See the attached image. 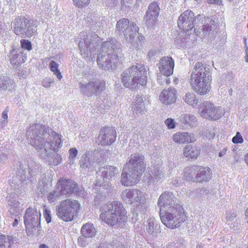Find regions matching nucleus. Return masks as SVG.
<instances>
[{
    "mask_svg": "<svg viewBox=\"0 0 248 248\" xmlns=\"http://www.w3.org/2000/svg\"><path fill=\"white\" fill-rule=\"evenodd\" d=\"M27 136L31 145L38 150L39 156L45 162L51 166L61 163V155L52 152L61 148V135L41 124H36L29 127Z\"/></svg>",
    "mask_w": 248,
    "mask_h": 248,
    "instance_id": "nucleus-1",
    "label": "nucleus"
},
{
    "mask_svg": "<svg viewBox=\"0 0 248 248\" xmlns=\"http://www.w3.org/2000/svg\"><path fill=\"white\" fill-rule=\"evenodd\" d=\"M211 76L201 62H197L190 78V83L193 90L200 95H205L211 90Z\"/></svg>",
    "mask_w": 248,
    "mask_h": 248,
    "instance_id": "nucleus-2",
    "label": "nucleus"
},
{
    "mask_svg": "<svg viewBox=\"0 0 248 248\" xmlns=\"http://www.w3.org/2000/svg\"><path fill=\"white\" fill-rule=\"evenodd\" d=\"M116 40L111 39L106 41L101 45V52L97 57L98 67L104 70L109 71L115 69L119 62V58L117 54Z\"/></svg>",
    "mask_w": 248,
    "mask_h": 248,
    "instance_id": "nucleus-3",
    "label": "nucleus"
},
{
    "mask_svg": "<svg viewBox=\"0 0 248 248\" xmlns=\"http://www.w3.org/2000/svg\"><path fill=\"white\" fill-rule=\"evenodd\" d=\"M123 85L129 89H135L140 85L146 84L147 81V70L141 63H136L125 69L121 75Z\"/></svg>",
    "mask_w": 248,
    "mask_h": 248,
    "instance_id": "nucleus-4",
    "label": "nucleus"
},
{
    "mask_svg": "<svg viewBox=\"0 0 248 248\" xmlns=\"http://www.w3.org/2000/svg\"><path fill=\"white\" fill-rule=\"evenodd\" d=\"M100 211L101 220L111 226L123 222L126 219V211L122 203L118 201L104 204L100 207Z\"/></svg>",
    "mask_w": 248,
    "mask_h": 248,
    "instance_id": "nucleus-5",
    "label": "nucleus"
},
{
    "mask_svg": "<svg viewBox=\"0 0 248 248\" xmlns=\"http://www.w3.org/2000/svg\"><path fill=\"white\" fill-rule=\"evenodd\" d=\"M78 46L80 54L85 59L92 60L95 54V50L99 47L100 38L95 33L81 32Z\"/></svg>",
    "mask_w": 248,
    "mask_h": 248,
    "instance_id": "nucleus-6",
    "label": "nucleus"
},
{
    "mask_svg": "<svg viewBox=\"0 0 248 248\" xmlns=\"http://www.w3.org/2000/svg\"><path fill=\"white\" fill-rule=\"evenodd\" d=\"M160 217L162 223L171 229L178 227L185 220L183 208L180 205H174L164 211H160Z\"/></svg>",
    "mask_w": 248,
    "mask_h": 248,
    "instance_id": "nucleus-7",
    "label": "nucleus"
},
{
    "mask_svg": "<svg viewBox=\"0 0 248 248\" xmlns=\"http://www.w3.org/2000/svg\"><path fill=\"white\" fill-rule=\"evenodd\" d=\"M80 209L79 202L75 200L66 199L62 201L56 207L58 217L66 222L71 221Z\"/></svg>",
    "mask_w": 248,
    "mask_h": 248,
    "instance_id": "nucleus-8",
    "label": "nucleus"
},
{
    "mask_svg": "<svg viewBox=\"0 0 248 248\" xmlns=\"http://www.w3.org/2000/svg\"><path fill=\"white\" fill-rule=\"evenodd\" d=\"M11 28L16 35L22 38L29 37L37 30L36 21L29 20L24 16H19L12 21Z\"/></svg>",
    "mask_w": 248,
    "mask_h": 248,
    "instance_id": "nucleus-9",
    "label": "nucleus"
},
{
    "mask_svg": "<svg viewBox=\"0 0 248 248\" xmlns=\"http://www.w3.org/2000/svg\"><path fill=\"white\" fill-rule=\"evenodd\" d=\"M197 113L203 119L216 121L224 114L225 110L221 106H217L210 101H204L198 106Z\"/></svg>",
    "mask_w": 248,
    "mask_h": 248,
    "instance_id": "nucleus-10",
    "label": "nucleus"
},
{
    "mask_svg": "<svg viewBox=\"0 0 248 248\" xmlns=\"http://www.w3.org/2000/svg\"><path fill=\"white\" fill-rule=\"evenodd\" d=\"M202 19V16L198 15L194 17L193 13L191 11L186 10L179 16L178 26L186 33L193 29L194 25L199 23ZM186 34L189 35V33Z\"/></svg>",
    "mask_w": 248,
    "mask_h": 248,
    "instance_id": "nucleus-11",
    "label": "nucleus"
},
{
    "mask_svg": "<svg viewBox=\"0 0 248 248\" xmlns=\"http://www.w3.org/2000/svg\"><path fill=\"white\" fill-rule=\"evenodd\" d=\"M119 172V169L112 166H106L99 169L101 179H97L94 185L97 186H102L103 188L108 189L111 187L109 180Z\"/></svg>",
    "mask_w": 248,
    "mask_h": 248,
    "instance_id": "nucleus-12",
    "label": "nucleus"
},
{
    "mask_svg": "<svg viewBox=\"0 0 248 248\" xmlns=\"http://www.w3.org/2000/svg\"><path fill=\"white\" fill-rule=\"evenodd\" d=\"M146 199L144 193L137 189H133V192L129 204H132L137 214L146 213L148 207Z\"/></svg>",
    "mask_w": 248,
    "mask_h": 248,
    "instance_id": "nucleus-13",
    "label": "nucleus"
},
{
    "mask_svg": "<svg viewBox=\"0 0 248 248\" xmlns=\"http://www.w3.org/2000/svg\"><path fill=\"white\" fill-rule=\"evenodd\" d=\"M144 156L139 153H135L131 155L129 161L124 167L128 168L140 176L144 172L145 169L146 165L144 162Z\"/></svg>",
    "mask_w": 248,
    "mask_h": 248,
    "instance_id": "nucleus-14",
    "label": "nucleus"
},
{
    "mask_svg": "<svg viewBox=\"0 0 248 248\" xmlns=\"http://www.w3.org/2000/svg\"><path fill=\"white\" fill-rule=\"evenodd\" d=\"M116 132L112 127H105L101 129L97 140L100 144L108 145L111 144L116 140Z\"/></svg>",
    "mask_w": 248,
    "mask_h": 248,
    "instance_id": "nucleus-15",
    "label": "nucleus"
},
{
    "mask_svg": "<svg viewBox=\"0 0 248 248\" xmlns=\"http://www.w3.org/2000/svg\"><path fill=\"white\" fill-rule=\"evenodd\" d=\"M6 201L10 214L15 216H21L23 209L21 207L17 195L15 193L8 194Z\"/></svg>",
    "mask_w": 248,
    "mask_h": 248,
    "instance_id": "nucleus-16",
    "label": "nucleus"
},
{
    "mask_svg": "<svg viewBox=\"0 0 248 248\" xmlns=\"http://www.w3.org/2000/svg\"><path fill=\"white\" fill-rule=\"evenodd\" d=\"M62 195L74 193L77 190V185L74 181L64 178L60 179L55 186Z\"/></svg>",
    "mask_w": 248,
    "mask_h": 248,
    "instance_id": "nucleus-17",
    "label": "nucleus"
},
{
    "mask_svg": "<svg viewBox=\"0 0 248 248\" xmlns=\"http://www.w3.org/2000/svg\"><path fill=\"white\" fill-rule=\"evenodd\" d=\"M140 176L128 168L124 167L121 175V183L124 186H133L139 181Z\"/></svg>",
    "mask_w": 248,
    "mask_h": 248,
    "instance_id": "nucleus-18",
    "label": "nucleus"
},
{
    "mask_svg": "<svg viewBox=\"0 0 248 248\" xmlns=\"http://www.w3.org/2000/svg\"><path fill=\"white\" fill-rule=\"evenodd\" d=\"M201 21L204 22L202 32L197 31L196 35L201 38H212L214 35L213 28L214 26V21L210 18L203 17Z\"/></svg>",
    "mask_w": 248,
    "mask_h": 248,
    "instance_id": "nucleus-19",
    "label": "nucleus"
},
{
    "mask_svg": "<svg viewBox=\"0 0 248 248\" xmlns=\"http://www.w3.org/2000/svg\"><path fill=\"white\" fill-rule=\"evenodd\" d=\"M159 9L156 2H152L149 5L145 16V23L147 26L151 27L156 23Z\"/></svg>",
    "mask_w": 248,
    "mask_h": 248,
    "instance_id": "nucleus-20",
    "label": "nucleus"
},
{
    "mask_svg": "<svg viewBox=\"0 0 248 248\" xmlns=\"http://www.w3.org/2000/svg\"><path fill=\"white\" fill-rule=\"evenodd\" d=\"M174 66V62L172 58L165 56L161 58L158 63L160 72L163 75L169 76L172 74Z\"/></svg>",
    "mask_w": 248,
    "mask_h": 248,
    "instance_id": "nucleus-21",
    "label": "nucleus"
},
{
    "mask_svg": "<svg viewBox=\"0 0 248 248\" xmlns=\"http://www.w3.org/2000/svg\"><path fill=\"white\" fill-rule=\"evenodd\" d=\"M172 140L176 143L182 144L185 143H193L196 137L193 133L177 132L172 136Z\"/></svg>",
    "mask_w": 248,
    "mask_h": 248,
    "instance_id": "nucleus-22",
    "label": "nucleus"
},
{
    "mask_svg": "<svg viewBox=\"0 0 248 248\" xmlns=\"http://www.w3.org/2000/svg\"><path fill=\"white\" fill-rule=\"evenodd\" d=\"M177 92L174 88H169L163 90L159 96L160 101L165 105H170L175 102L177 99Z\"/></svg>",
    "mask_w": 248,
    "mask_h": 248,
    "instance_id": "nucleus-23",
    "label": "nucleus"
},
{
    "mask_svg": "<svg viewBox=\"0 0 248 248\" xmlns=\"http://www.w3.org/2000/svg\"><path fill=\"white\" fill-rule=\"evenodd\" d=\"M41 214L35 208L29 207L25 213L24 221L25 225L36 224L40 221Z\"/></svg>",
    "mask_w": 248,
    "mask_h": 248,
    "instance_id": "nucleus-24",
    "label": "nucleus"
},
{
    "mask_svg": "<svg viewBox=\"0 0 248 248\" xmlns=\"http://www.w3.org/2000/svg\"><path fill=\"white\" fill-rule=\"evenodd\" d=\"M158 204L160 207V211H163L167 208L173 207L174 205H178L174 203L173 194L167 192H165L160 196Z\"/></svg>",
    "mask_w": 248,
    "mask_h": 248,
    "instance_id": "nucleus-25",
    "label": "nucleus"
},
{
    "mask_svg": "<svg viewBox=\"0 0 248 248\" xmlns=\"http://www.w3.org/2000/svg\"><path fill=\"white\" fill-rule=\"evenodd\" d=\"M212 172L208 167L198 166L196 182H203L209 181L211 179Z\"/></svg>",
    "mask_w": 248,
    "mask_h": 248,
    "instance_id": "nucleus-26",
    "label": "nucleus"
},
{
    "mask_svg": "<svg viewBox=\"0 0 248 248\" xmlns=\"http://www.w3.org/2000/svg\"><path fill=\"white\" fill-rule=\"evenodd\" d=\"M10 58L11 63L15 65H19L27 60L26 56L23 55V52L21 49L11 50Z\"/></svg>",
    "mask_w": 248,
    "mask_h": 248,
    "instance_id": "nucleus-27",
    "label": "nucleus"
},
{
    "mask_svg": "<svg viewBox=\"0 0 248 248\" xmlns=\"http://www.w3.org/2000/svg\"><path fill=\"white\" fill-rule=\"evenodd\" d=\"M138 30L139 28L136 24L130 23L129 27L126 28L124 32L125 40L128 42L132 43L135 37L138 34Z\"/></svg>",
    "mask_w": 248,
    "mask_h": 248,
    "instance_id": "nucleus-28",
    "label": "nucleus"
},
{
    "mask_svg": "<svg viewBox=\"0 0 248 248\" xmlns=\"http://www.w3.org/2000/svg\"><path fill=\"white\" fill-rule=\"evenodd\" d=\"M80 168L87 171H92L94 168L93 162L91 159L90 155L88 153L83 155L79 161Z\"/></svg>",
    "mask_w": 248,
    "mask_h": 248,
    "instance_id": "nucleus-29",
    "label": "nucleus"
},
{
    "mask_svg": "<svg viewBox=\"0 0 248 248\" xmlns=\"http://www.w3.org/2000/svg\"><path fill=\"white\" fill-rule=\"evenodd\" d=\"M200 149L199 147L187 145L183 149V155L186 158L196 159L200 155Z\"/></svg>",
    "mask_w": 248,
    "mask_h": 248,
    "instance_id": "nucleus-30",
    "label": "nucleus"
},
{
    "mask_svg": "<svg viewBox=\"0 0 248 248\" xmlns=\"http://www.w3.org/2000/svg\"><path fill=\"white\" fill-rule=\"evenodd\" d=\"M178 120L181 123L190 127L195 126L197 121V119L194 115L186 113L181 114L179 116Z\"/></svg>",
    "mask_w": 248,
    "mask_h": 248,
    "instance_id": "nucleus-31",
    "label": "nucleus"
},
{
    "mask_svg": "<svg viewBox=\"0 0 248 248\" xmlns=\"http://www.w3.org/2000/svg\"><path fill=\"white\" fill-rule=\"evenodd\" d=\"M198 166L193 165L186 167L184 170V176L186 180L196 182Z\"/></svg>",
    "mask_w": 248,
    "mask_h": 248,
    "instance_id": "nucleus-32",
    "label": "nucleus"
},
{
    "mask_svg": "<svg viewBox=\"0 0 248 248\" xmlns=\"http://www.w3.org/2000/svg\"><path fill=\"white\" fill-rule=\"evenodd\" d=\"M144 97L139 95L136 96L134 103L132 107L134 113L136 115L141 113L144 109Z\"/></svg>",
    "mask_w": 248,
    "mask_h": 248,
    "instance_id": "nucleus-33",
    "label": "nucleus"
},
{
    "mask_svg": "<svg viewBox=\"0 0 248 248\" xmlns=\"http://www.w3.org/2000/svg\"><path fill=\"white\" fill-rule=\"evenodd\" d=\"M25 226L26 233L29 236H37L41 233L42 229L40 226V222H38L36 224H29Z\"/></svg>",
    "mask_w": 248,
    "mask_h": 248,
    "instance_id": "nucleus-34",
    "label": "nucleus"
},
{
    "mask_svg": "<svg viewBox=\"0 0 248 248\" xmlns=\"http://www.w3.org/2000/svg\"><path fill=\"white\" fill-rule=\"evenodd\" d=\"M81 232L84 236L93 237L95 235L96 230L93 224L87 223L82 226Z\"/></svg>",
    "mask_w": 248,
    "mask_h": 248,
    "instance_id": "nucleus-35",
    "label": "nucleus"
},
{
    "mask_svg": "<svg viewBox=\"0 0 248 248\" xmlns=\"http://www.w3.org/2000/svg\"><path fill=\"white\" fill-rule=\"evenodd\" d=\"M185 102L193 108L197 107L199 102L198 99L193 93H186L183 97Z\"/></svg>",
    "mask_w": 248,
    "mask_h": 248,
    "instance_id": "nucleus-36",
    "label": "nucleus"
},
{
    "mask_svg": "<svg viewBox=\"0 0 248 248\" xmlns=\"http://www.w3.org/2000/svg\"><path fill=\"white\" fill-rule=\"evenodd\" d=\"M80 92L86 95H91L93 93V88L91 84L90 80L86 82L83 79L78 83Z\"/></svg>",
    "mask_w": 248,
    "mask_h": 248,
    "instance_id": "nucleus-37",
    "label": "nucleus"
},
{
    "mask_svg": "<svg viewBox=\"0 0 248 248\" xmlns=\"http://www.w3.org/2000/svg\"><path fill=\"white\" fill-rule=\"evenodd\" d=\"M90 81L93 88V93H98L105 90L106 84L105 81L95 79L90 80Z\"/></svg>",
    "mask_w": 248,
    "mask_h": 248,
    "instance_id": "nucleus-38",
    "label": "nucleus"
},
{
    "mask_svg": "<svg viewBox=\"0 0 248 248\" xmlns=\"http://www.w3.org/2000/svg\"><path fill=\"white\" fill-rule=\"evenodd\" d=\"M146 231L149 234L153 236H156L158 233L157 225L155 223L154 218H150L148 220Z\"/></svg>",
    "mask_w": 248,
    "mask_h": 248,
    "instance_id": "nucleus-39",
    "label": "nucleus"
},
{
    "mask_svg": "<svg viewBox=\"0 0 248 248\" xmlns=\"http://www.w3.org/2000/svg\"><path fill=\"white\" fill-rule=\"evenodd\" d=\"M150 175L152 181L154 182L158 181L165 177V174L163 172L162 169L159 167L154 168L151 170Z\"/></svg>",
    "mask_w": 248,
    "mask_h": 248,
    "instance_id": "nucleus-40",
    "label": "nucleus"
},
{
    "mask_svg": "<svg viewBox=\"0 0 248 248\" xmlns=\"http://www.w3.org/2000/svg\"><path fill=\"white\" fill-rule=\"evenodd\" d=\"M129 21L127 18H122L117 22L116 30L120 33H124L126 28L129 27Z\"/></svg>",
    "mask_w": 248,
    "mask_h": 248,
    "instance_id": "nucleus-41",
    "label": "nucleus"
},
{
    "mask_svg": "<svg viewBox=\"0 0 248 248\" xmlns=\"http://www.w3.org/2000/svg\"><path fill=\"white\" fill-rule=\"evenodd\" d=\"M61 195L59 190L55 186L53 190L48 192L46 198L49 203H51L56 201Z\"/></svg>",
    "mask_w": 248,
    "mask_h": 248,
    "instance_id": "nucleus-42",
    "label": "nucleus"
},
{
    "mask_svg": "<svg viewBox=\"0 0 248 248\" xmlns=\"http://www.w3.org/2000/svg\"><path fill=\"white\" fill-rule=\"evenodd\" d=\"M17 175L22 183H27V181L29 182L32 181V175L30 174V171L29 170H19Z\"/></svg>",
    "mask_w": 248,
    "mask_h": 248,
    "instance_id": "nucleus-43",
    "label": "nucleus"
},
{
    "mask_svg": "<svg viewBox=\"0 0 248 248\" xmlns=\"http://www.w3.org/2000/svg\"><path fill=\"white\" fill-rule=\"evenodd\" d=\"M59 66V64L54 61H51L48 64L49 68L51 71L53 72V74L55 75L59 80H61L62 78V76L58 68Z\"/></svg>",
    "mask_w": 248,
    "mask_h": 248,
    "instance_id": "nucleus-44",
    "label": "nucleus"
},
{
    "mask_svg": "<svg viewBox=\"0 0 248 248\" xmlns=\"http://www.w3.org/2000/svg\"><path fill=\"white\" fill-rule=\"evenodd\" d=\"M133 192V189H125L121 192L122 200L126 203H129Z\"/></svg>",
    "mask_w": 248,
    "mask_h": 248,
    "instance_id": "nucleus-45",
    "label": "nucleus"
},
{
    "mask_svg": "<svg viewBox=\"0 0 248 248\" xmlns=\"http://www.w3.org/2000/svg\"><path fill=\"white\" fill-rule=\"evenodd\" d=\"M68 153V163L70 165H72L75 163V158L78 155V150L76 148H71L69 150Z\"/></svg>",
    "mask_w": 248,
    "mask_h": 248,
    "instance_id": "nucleus-46",
    "label": "nucleus"
},
{
    "mask_svg": "<svg viewBox=\"0 0 248 248\" xmlns=\"http://www.w3.org/2000/svg\"><path fill=\"white\" fill-rule=\"evenodd\" d=\"M236 217V215L235 213L232 211H228L225 214L226 222L229 224H231L232 222Z\"/></svg>",
    "mask_w": 248,
    "mask_h": 248,
    "instance_id": "nucleus-47",
    "label": "nucleus"
},
{
    "mask_svg": "<svg viewBox=\"0 0 248 248\" xmlns=\"http://www.w3.org/2000/svg\"><path fill=\"white\" fill-rule=\"evenodd\" d=\"M10 82L6 78L0 76V90H6Z\"/></svg>",
    "mask_w": 248,
    "mask_h": 248,
    "instance_id": "nucleus-48",
    "label": "nucleus"
},
{
    "mask_svg": "<svg viewBox=\"0 0 248 248\" xmlns=\"http://www.w3.org/2000/svg\"><path fill=\"white\" fill-rule=\"evenodd\" d=\"M164 123L169 129H173L176 127V122L174 119L168 118L165 120Z\"/></svg>",
    "mask_w": 248,
    "mask_h": 248,
    "instance_id": "nucleus-49",
    "label": "nucleus"
},
{
    "mask_svg": "<svg viewBox=\"0 0 248 248\" xmlns=\"http://www.w3.org/2000/svg\"><path fill=\"white\" fill-rule=\"evenodd\" d=\"M0 248H10L6 236L1 234H0Z\"/></svg>",
    "mask_w": 248,
    "mask_h": 248,
    "instance_id": "nucleus-50",
    "label": "nucleus"
},
{
    "mask_svg": "<svg viewBox=\"0 0 248 248\" xmlns=\"http://www.w3.org/2000/svg\"><path fill=\"white\" fill-rule=\"evenodd\" d=\"M203 136L209 139H213L216 135L215 129L214 128H211L206 129L203 132Z\"/></svg>",
    "mask_w": 248,
    "mask_h": 248,
    "instance_id": "nucleus-51",
    "label": "nucleus"
},
{
    "mask_svg": "<svg viewBox=\"0 0 248 248\" xmlns=\"http://www.w3.org/2000/svg\"><path fill=\"white\" fill-rule=\"evenodd\" d=\"M75 6L78 7H83L87 6L90 2V0H73Z\"/></svg>",
    "mask_w": 248,
    "mask_h": 248,
    "instance_id": "nucleus-52",
    "label": "nucleus"
},
{
    "mask_svg": "<svg viewBox=\"0 0 248 248\" xmlns=\"http://www.w3.org/2000/svg\"><path fill=\"white\" fill-rule=\"evenodd\" d=\"M54 82V81L53 79L46 77L42 80V85L46 88H49L50 87L51 84L53 83Z\"/></svg>",
    "mask_w": 248,
    "mask_h": 248,
    "instance_id": "nucleus-53",
    "label": "nucleus"
},
{
    "mask_svg": "<svg viewBox=\"0 0 248 248\" xmlns=\"http://www.w3.org/2000/svg\"><path fill=\"white\" fill-rule=\"evenodd\" d=\"M20 43L22 48L26 49L29 51L31 49V44L29 40L22 39L20 41Z\"/></svg>",
    "mask_w": 248,
    "mask_h": 248,
    "instance_id": "nucleus-54",
    "label": "nucleus"
},
{
    "mask_svg": "<svg viewBox=\"0 0 248 248\" xmlns=\"http://www.w3.org/2000/svg\"><path fill=\"white\" fill-rule=\"evenodd\" d=\"M243 141L242 136L239 132H237L235 136L232 139V141L234 143H242Z\"/></svg>",
    "mask_w": 248,
    "mask_h": 248,
    "instance_id": "nucleus-55",
    "label": "nucleus"
},
{
    "mask_svg": "<svg viewBox=\"0 0 248 248\" xmlns=\"http://www.w3.org/2000/svg\"><path fill=\"white\" fill-rule=\"evenodd\" d=\"M88 237L82 236L79 237L78 239V243L82 247H85L88 244V241L87 240Z\"/></svg>",
    "mask_w": 248,
    "mask_h": 248,
    "instance_id": "nucleus-56",
    "label": "nucleus"
},
{
    "mask_svg": "<svg viewBox=\"0 0 248 248\" xmlns=\"http://www.w3.org/2000/svg\"><path fill=\"white\" fill-rule=\"evenodd\" d=\"M171 183L173 186H178L182 184L183 181L181 178L175 177L172 178Z\"/></svg>",
    "mask_w": 248,
    "mask_h": 248,
    "instance_id": "nucleus-57",
    "label": "nucleus"
},
{
    "mask_svg": "<svg viewBox=\"0 0 248 248\" xmlns=\"http://www.w3.org/2000/svg\"><path fill=\"white\" fill-rule=\"evenodd\" d=\"M157 51L155 49H151L147 55V58L150 60L152 59L156 54Z\"/></svg>",
    "mask_w": 248,
    "mask_h": 248,
    "instance_id": "nucleus-58",
    "label": "nucleus"
},
{
    "mask_svg": "<svg viewBox=\"0 0 248 248\" xmlns=\"http://www.w3.org/2000/svg\"><path fill=\"white\" fill-rule=\"evenodd\" d=\"M8 110L7 109H5L2 112V120H1V123L5 124L7 121V118H8Z\"/></svg>",
    "mask_w": 248,
    "mask_h": 248,
    "instance_id": "nucleus-59",
    "label": "nucleus"
},
{
    "mask_svg": "<svg viewBox=\"0 0 248 248\" xmlns=\"http://www.w3.org/2000/svg\"><path fill=\"white\" fill-rule=\"evenodd\" d=\"M209 3H215L218 5H221L222 1L221 0H207Z\"/></svg>",
    "mask_w": 248,
    "mask_h": 248,
    "instance_id": "nucleus-60",
    "label": "nucleus"
},
{
    "mask_svg": "<svg viewBox=\"0 0 248 248\" xmlns=\"http://www.w3.org/2000/svg\"><path fill=\"white\" fill-rule=\"evenodd\" d=\"M129 0H123L122 3V6L124 5L125 7H131L132 3H129Z\"/></svg>",
    "mask_w": 248,
    "mask_h": 248,
    "instance_id": "nucleus-61",
    "label": "nucleus"
},
{
    "mask_svg": "<svg viewBox=\"0 0 248 248\" xmlns=\"http://www.w3.org/2000/svg\"><path fill=\"white\" fill-rule=\"evenodd\" d=\"M227 151V148H224L222 150H221L219 153L218 155L219 157H222L226 154V152Z\"/></svg>",
    "mask_w": 248,
    "mask_h": 248,
    "instance_id": "nucleus-62",
    "label": "nucleus"
},
{
    "mask_svg": "<svg viewBox=\"0 0 248 248\" xmlns=\"http://www.w3.org/2000/svg\"><path fill=\"white\" fill-rule=\"evenodd\" d=\"M7 159V156L5 154L0 155V162H3Z\"/></svg>",
    "mask_w": 248,
    "mask_h": 248,
    "instance_id": "nucleus-63",
    "label": "nucleus"
},
{
    "mask_svg": "<svg viewBox=\"0 0 248 248\" xmlns=\"http://www.w3.org/2000/svg\"><path fill=\"white\" fill-rule=\"evenodd\" d=\"M246 56L245 57V60L246 62H248V47H246V49L245 50Z\"/></svg>",
    "mask_w": 248,
    "mask_h": 248,
    "instance_id": "nucleus-64",
    "label": "nucleus"
}]
</instances>
